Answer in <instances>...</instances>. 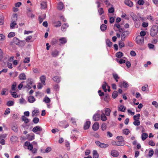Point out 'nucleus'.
I'll list each match as a JSON object with an SVG mask.
<instances>
[{
  "label": "nucleus",
  "mask_w": 158,
  "mask_h": 158,
  "mask_svg": "<svg viewBox=\"0 0 158 158\" xmlns=\"http://www.w3.org/2000/svg\"><path fill=\"white\" fill-rule=\"evenodd\" d=\"M13 41L15 44L19 46H23L25 43L24 41H20L18 38L15 37L13 38Z\"/></svg>",
  "instance_id": "nucleus-1"
},
{
  "label": "nucleus",
  "mask_w": 158,
  "mask_h": 158,
  "mask_svg": "<svg viewBox=\"0 0 158 158\" xmlns=\"http://www.w3.org/2000/svg\"><path fill=\"white\" fill-rule=\"evenodd\" d=\"M158 31V27L156 25H154L152 26L150 30V35L153 37L157 33Z\"/></svg>",
  "instance_id": "nucleus-2"
},
{
  "label": "nucleus",
  "mask_w": 158,
  "mask_h": 158,
  "mask_svg": "<svg viewBox=\"0 0 158 158\" xmlns=\"http://www.w3.org/2000/svg\"><path fill=\"white\" fill-rule=\"evenodd\" d=\"M136 41L137 44L139 45H143L144 44V37L139 35L136 38Z\"/></svg>",
  "instance_id": "nucleus-3"
},
{
  "label": "nucleus",
  "mask_w": 158,
  "mask_h": 158,
  "mask_svg": "<svg viewBox=\"0 0 158 158\" xmlns=\"http://www.w3.org/2000/svg\"><path fill=\"white\" fill-rule=\"evenodd\" d=\"M95 143L98 146L102 148H106L109 146L108 144L102 143L98 141H96Z\"/></svg>",
  "instance_id": "nucleus-4"
},
{
  "label": "nucleus",
  "mask_w": 158,
  "mask_h": 158,
  "mask_svg": "<svg viewBox=\"0 0 158 158\" xmlns=\"http://www.w3.org/2000/svg\"><path fill=\"white\" fill-rule=\"evenodd\" d=\"M129 32L128 31H125L123 32L121 35V40L122 41H124L125 38L129 35Z\"/></svg>",
  "instance_id": "nucleus-5"
},
{
  "label": "nucleus",
  "mask_w": 158,
  "mask_h": 158,
  "mask_svg": "<svg viewBox=\"0 0 158 158\" xmlns=\"http://www.w3.org/2000/svg\"><path fill=\"white\" fill-rule=\"evenodd\" d=\"M59 45L61 46L65 44L67 42V40L65 38L62 37L59 39Z\"/></svg>",
  "instance_id": "nucleus-6"
},
{
  "label": "nucleus",
  "mask_w": 158,
  "mask_h": 158,
  "mask_svg": "<svg viewBox=\"0 0 158 158\" xmlns=\"http://www.w3.org/2000/svg\"><path fill=\"white\" fill-rule=\"evenodd\" d=\"M42 128L39 126H37L34 127L32 129V131L34 133H36L38 131H42Z\"/></svg>",
  "instance_id": "nucleus-7"
},
{
  "label": "nucleus",
  "mask_w": 158,
  "mask_h": 158,
  "mask_svg": "<svg viewBox=\"0 0 158 158\" xmlns=\"http://www.w3.org/2000/svg\"><path fill=\"white\" fill-rule=\"evenodd\" d=\"M126 109V107L122 105H119L118 106V110L119 111L124 112Z\"/></svg>",
  "instance_id": "nucleus-8"
},
{
  "label": "nucleus",
  "mask_w": 158,
  "mask_h": 158,
  "mask_svg": "<svg viewBox=\"0 0 158 158\" xmlns=\"http://www.w3.org/2000/svg\"><path fill=\"white\" fill-rule=\"evenodd\" d=\"M110 154L112 156L114 157H117L119 155V153L118 152L115 150H113L111 151Z\"/></svg>",
  "instance_id": "nucleus-9"
},
{
  "label": "nucleus",
  "mask_w": 158,
  "mask_h": 158,
  "mask_svg": "<svg viewBox=\"0 0 158 158\" xmlns=\"http://www.w3.org/2000/svg\"><path fill=\"white\" fill-rule=\"evenodd\" d=\"M124 3L126 5L130 7H132L133 6V3L130 0H125Z\"/></svg>",
  "instance_id": "nucleus-10"
},
{
  "label": "nucleus",
  "mask_w": 158,
  "mask_h": 158,
  "mask_svg": "<svg viewBox=\"0 0 158 158\" xmlns=\"http://www.w3.org/2000/svg\"><path fill=\"white\" fill-rule=\"evenodd\" d=\"M19 79L21 80H24L26 79V76L24 73L20 74L19 76Z\"/></svg>",
  "instance_id": "nucleus-11"
},
{
  "label": "nucleus",
  "mask_w": 158,
  "mask_h": 158,
  "mask_svg": "<svg viewBox=\"0 0 158 158\" xmlns=\"http://www.w3.org/2000/svg\"><path fill=\"white\" fill-rule=\"evenodd\" d=\"M99 125L98 123H95L92 126V128L94 131H97L99 128Z\"/></svg>",
  "instance_id": "nucleus-12"
},
{
  "label": "nucleus",
  "mask_w": 158,
  "mask_h": 158,
  "mask_svg": "<svg viewBox=\"0 0 158 158\" xmlns=\"http://www.w3.org/2000/svg\"><path fill=\"white\" fill-rule=\"evenodd\" d=\"M100 115L99 114H94L93 117V119L94 121H98L100 118Z\"/></svg>",
  "instance_id": "nucleus-13"
},
{
  "label": "nucleus",
  "mask_w": 158,
  "mask_h": 158,
  "mask_svg": "<svg viewBox=\"0 0 158 158\" xmlns=\"http://www.w3.org/2000/svg\"><path fill=\"white\" fill-rule=\"evenodd\" d=\"M90 125V122L89 121H87L86 122V123H85L84 126V129H88Z\"/></svg>",
  "instance_id": "nucleus-14"
},
{
  "label": "nucleus",
  "mask_w": 158,
  "mask_h": 158,
  "mask_svg": "<svg viewBox=\"0 0 158 158\" xmlns=\"http://www.w3.org/2000/svg\"><path fill=\"white\" fill-rule=\"evenodd\" d=\"M69 27V25L67 23L63 24L61 27V30L63 31H66V29Z\"/></svg>",
  "instance_id": "nucleus-15"
},
{
  "label": "nucleus",
  "mask_w": 158,
  "mask_h": 158,
  "mask_svg": "<svg viewBox=\"0 0 158 158\" xmlns=\"http://www.w3.org/2000/svg\"><path fill=\"white\" fill-rule=\"evenodd\" d=\"M43 101L46 104H48L51 102L50 99L47 96H46L44 98Z\"/></svg>",
  "instance_id": "nucleus-16"
},
{
  "label": "nucleus",
  "mask_w": 158,
  "mask_h": 158,
  "mask_svg": "<svg viewBox=\"0 0 158 158\" xmlns=\"http://www.w3.org/2000/svg\"><path fill=\"white\" fill-rule=\"evenodd\" d=\"M28 100L29 102L31 103H33L35 100V98L31 96L28 97Z\"/></svg>",
  "instance_id": "nucleus-17"
},
{
  "label": "nucleus",
  "mask_w": 158,
  "mask_h": 158,
  "mask_svg": "<svg viewBox=\"0 0 158 158\" xmlns=\"http://www.w3.org/2000/svg\"><path fill=\"white\" fill-rule=\"evenodd\" d=\"M46 15L45 14H43L41 16L39 17V23H41L43 21L44 19L46 18Z\"/></svg>",
  "instance_id": "nucleus-18"
},
{
  "label": "nucleus",
  "mask_w": 158,
  "mask_h": 158,
  "mask_svg": "<svg viewBox=\"0 0 158 158\" xmlns=\"http://www.w3.org/2000/svg\"><path fill=\"white\" fill-rule=\"evenodd\" d=\"M59 52L57 50H55L52 51L51 55L52 57H56L59 55Z\"/></svg>",
  "instance_id": "nucleus-19"
},
{
  "label": "nucleus",
  "mask_w": 158,
  "mask_h": 158,
  "mask_svg": "<svg viewBox=\"0 0 158 158\" xmlns=\"http://www.w3.org/2000/svg\"><path fill=\"white\" fill-rule=\"evenodd\" d=\"M52 79L54 81L57 83H59L60 81V78L57 76H56L53 77Z\"/></svg>",
  "instance_id": "nucleus-20"
},
{
  "label": "nucleus",
  "mask_w": 158,
  "mask_h": 158,
  "mask_svg": "<svg viewBox=\"0 0 158 158\" xmlns=\"http://www.w3.org/2000/svg\"><path fill=\"white\" fill-rule=\"evenodd\" d=\"M114 28L116 27L118 29V31L120 32H121L122 31H123V29L122 28H120V26L118 23H115L114 24Z\"/></svg>",
  "instance_id": "nucleus-21"
},
{
  "label": "nucleus",
  "mask_w": 158,
  "mask_h": 158,
  "mask_svg": "<svg viewBox=\"0 0 158 158\" xmlns=\"http://www.w3.org/2000/svg\"><path fill=\"white\" fill-rule=\"evenodd\" d=\"M40 81H41L43 85H45V81L46 80L45 77L44 75H43L40 77Z\"/></svg>",
  "instance_id": "nucleus-22"
},
{
  "label": "nucleus",
  "mask_w": 158,
  "mask_h": 158,
  "mask_svg": "<svg viewBox=\"0 0 158 158\" xmlns=\"http://www.w3.org/2000/svg\"><path fill=\"white\" fill-rule=\"evenodd\" d=\"M111 110L109 108H106L105 110V112L107 116H109L110 115Z\"/></svg>",
  "instance_id": "nucleus-23"
},
{
  "label": "nucleus",
  "mask_w": 158,
  "mask_h": 158,
  "mask_svg": "<svg viewBox=\"0 0 158 158\" xmlns=\"http://www.w3.org/2000/svg\"><path fill=\"white\" fill-rule=\"evenodd\" d=\"M99 155L96 150H94L93 151V158H98Z\"/></svg>",
  "instance_id": "nucleus-24"
},
{
  "label": "nucleus",
  "mask_w": 158,
  "mask_h": 158,
  "mask_svg": "<svg viewBox=\"0 0 158 158\" xmlns=\"http://www.w3.org/2000/svg\"><path fill=\"white\" fill-rule=\"evenodd\" d=\"M22 120L23 121H24L25 123H28L29 121V119L24 116L22 117Z\"/></svg>",
  "instance_id": "nucleus-25"
},
{
  "label": "nucleus",
  "mask_w": 158,
  "mask_h": 158,
  "mask_svg": "<svg viewBox=\"0 0 158 158\" xmlns=\"http://www.w3.org/2000/svg\"><path fill=\"white\" fill-rule=\"evenodd\" d=\"M64 7V5L63 3L61 2H59L57 6V9L59 10H61Z\"/></svg>",
  "instance_id": "nucleus-26"
},
{
  "label": "nucleus",
  "mask_w": 158,
  "mask_h": 158,
  "mask_svg": "<svg viewBox=\"0 0 158 158\" xmlns=\"http://www.w3.org/2000/svg\"><path fill=\"white\" fill-rule=\"evenodd\" d=\"M101 119L103 121H106L107 118L106 116H105V114L104 113H102L101 115Z\"/></svg>",
  "instance_id": "nucleus-27"
},
{
  "label": "nucleus",
  "mask_w": 158,
  "mask_h": 158,
  "mask_svg": "<svg viewBox=\"0 0 158 158\" xmlns=\"http://www.w3.org/2000/svg\"><path fill=\"white\" fill-rule=\"evenodd\" d=\"M41 8L42 9H45L47 7V3L46 2H43L41 4Z\"/></svg>",
  "instance_id": "nucleus-28"
},
{
  "label": "nucleus",
  "mask_w": 158,
  "mask_h": 158,
  "mask_svg": "<svg viewBox=\"0 0 158 158\" xmlns=\"http://www.w3.org/2000/svg\"><path fill=\"white\" fill-rule=\"evenodd\" d=\"M148 135L146 133H143L142 135L141 138L143 140H144L148 137Z\"/></svg>",
  "instance_id": "nucleus-29"
},
{
  "label": "nucleus",
  "mask_w": 158,
  "mask_h": 158,
  "mask_svg": "<svg viewBox=\"0 0 158 158\" xmlns=\"http://www.w3.org/2000/svg\"><path fill=\"white\" fill-rule=\"evenodd\" d=\"M54 26L56 27H60L61 25V22L58 21L54 23Z\"/></svg>",
  "instance_id": "nucleus-30"
},
{
  "label": "nucleus",
  "mask_w": 158,
  "mask_h": 158,
  "mask_svg": "<svg viewBox=\"0 0 158 158\" xmlns=\"http://www.w3.org/2000/svg\"><path fill=\"white\" fill-rule=\"evenodd\" d=\"M18 139V137L16 136H13L10 139V141L13 142L16 141Z\"/></svg>",
  "instance_id": "nucleus-31"
},
{
  "label": "nucleus",
  "mask_w": 158,
  "mask_h": 158,
  "mask_svg": "<svg viewBox=\"0 0 158 158\" xmlns=\"http://www.w3.org/2000/svg\"><path fill=\"white\" fill-rule=\"evenodd\" d=\"M39 113V110H35L32 112V116L34 117V116H37V115L38 114V113Z\"/></svg>",
  "instance_id": "nucleus-32"
},
{
  "label": "nucleus",
  "mask_w": 158,
  "mask_h": 158,
  "mask_svg": "<svg viewBox=\"0 0 158 158\" xmlns=\"http://www.w3.org/2000/svg\"><path fill=\"white\" fill-rule=\"evenodd\" d=\"M113 78L114 79H115L116 81V82H118V79H119V77H118V74L116 73H113Z\"/></svg>",
  "instance_id": "nucleus-33"
},
{
  "label": "nucleus",
  "mask_w": 158,
  "mask_h": 158,
  "mask_svg": "<svg viewBox=\"0 0 158 158\" xmlns=\"http://www.w3.org/2000/svg\"><path fill=\"white\" fill-rule=\"evenodd\" d=\"M108 86L107 83L106 82H104V84H103L102 85V88L105 92H106L107 90L106 88V86Z\"/></svg>",
  "instance_id": "nucleus-34"
},
{
  "label": "nucleus",
  "mask_w": 158,
  "mask_h": 158,
  "mask_svg": "<svg viewBox=\"0 0 158 158\" xmlns=\"http://www.w3.org/2000/svg\"><path fill=\"white\" fill-rule=\"evenodd\" d=\"M27 84L32 85L33 84V80L31 78H28L26 81Z\"/></svg>",
  "instance_id": "nucleus-35"
},
{
  "label": "nucleus",
  "mask_w": 158,
  "mask_h": 158,
  "mask_svg": "<svg viewBox=\"0 0 158 158\" xmlns=\"http://www.w3.org/2000/svg\"><path fill=\"white\" fill-rule=\"evenodd\" d=\"M107 26L104 24H102L100 27V28L102 31H104L107 28Z\"/></svg>",
  "instance_id": "nucleus-36"
},
{
  "label": "nucleus",
  "mask_w": 158,
  "mask_h": 158,
  "mask_svg": "<svg viewBox=\"0 0 158 158\" xmlns=\"http://www.w3.org/2000/svg\"><path fill=\"white\" fill-rule=\"evenodd\" d=\"M7 91V89L6 88H4L2 89V91L1 93L2 95H7V94H6Z\"/></svg>",
  "instance_id": "nucleus-37"
},
{
  "label": "nucleus",
  "mask_w": 158,
  "mask_h": 158,
  "mask_svg": "<svg viewBox=\"0 0 158 158\" xmlns=\"http://www.w3.org/2000/svg\"><path fill=\"white\" fill-rule=\"evenodd\" d=\"M123 53L121 52H118L116 54V56L118 58H121L123 56Z\"/></svg>",
  "instance_id": "nucleus-38"
},
{
  "label": "nucleus",
  "mask_w": 158,
  "mask_h": 158,
  "mask_svg": "<svg viewBox=\"0 0 158 158\" xmlns=\"http://www.w3.org/2000/svg\"><path fill=\"white\" fill-rule=\"evenodd\" d=\"M124 141L123 139L121 141H117V145L119 146H121L124 144Z\"/></svg>",
  "instance_id": "nucleus-39"
},
{
  "label": "nucleus",
  "mask_w": 158,
  "mask_h": 158,
  "mask_svg": "<svg viewBox=\"0 0 158 158\" xmlns=\"http://www.w3.org/2000/svg\"><path fill=\"white\" fill-rule=\"evenodd\" d=\"M15 33L14 32H10L8 35L9 38H11L15 35Z\"/></svg>",
  "instance_id": "nucleus-40"
},
{
  "label": "nucleus",
  "mask_w": 158,
  "mask_h": 158,
  "mask_svg": "<svg viewBox=\"0 0 158 158\" xmlns=\"http://www.w3.org/2000/svg\"><path fill=\"white\" fill-rule=\"evenodd\" d=\"M16 24L15 21H12L10 24V28L11 29L13 28Z\"/></svg>",
  "instance_id": "nucleus-41"
},
{
  "label": "nucleus",
  "mask_w": 158,
  "mask_h": 158,
  "mask_svg": "<svg viewBox=\"0 0 158 158\" xmlns=\"http://www.w3.org/2000/svg\"><path fill=\"white\" fill-rule=\"evenodd\" d=\"M118 45L120 48H122L124 47L125 46L124 43L122 40L121 41H119Z\"/></svg>",
  "instance_id": "nucleus-42"
},
{
  "label": "nucleus",
  "mask_w": 158,
  "mask_h": 158,
  "mask_svg": "<svg viewBox=\"0 0 158 158\" xmlns=\"http://www.w3.org/2000/svg\"><path fill=\"white\" fill-rule=\"evenodd\" d=\"M106 42L107 45L109 47H111L112 46V43L110 41V40H108L107 39L106 40Z\"/></svg>",
  "instance_id": "nucleus-43"
},
{
  "label": "nucleus",
  "mask_w": 158,
  "mask_h": 158,
  "mask_svg": "<svg viewBox=\"0 0 158 158\" xmlns=\"http://www.w3.org/2000/svg\"><path fill=\"white\" fill-rule=\"evenodd\" d=\"M118 95V92L116 91H114L113 92L112 94V97L114 98H116Z\"/></svg>",
  "instance_id": "nucleus-44"
},
{
  "label": "nucleus",
  "mask_w": 158,
  "mask_h": 158,
  "mask_svg": "<svg viewBox=\"0 0 158 158\" xmlns=\"http://www.w3.org/2000/svg\"><path fill=\"white\" fill-rule=\"evenodd\" d=\"M133 123L135 125L138 126L140 125V122L138 120H135Z\"/></svg>",
  "instance_id": "nucleus-45"
},
{
  "label": "nucleus",
  "mask_w": 158,
  "mask_h": 158,
  "mask_svg": "<svg viewBox=\"0 0 158 158\" xmlns=\"http://www.w3.org/2000/svg\"><path fill=\"white\" fill-rule=\"evenodd\" d=\"M140 116V115L139 114H138L136 115H135L133 116V118L134 120H139V117Z\"/></svg>",
  "instance_id": "nucleus-46"
},
{
  "label": "nucleus",
  "mask_w": 158,
  "mask_h": 158,
  "mask_svg": "<svg viewBox=\"0 0 158 158\" xmlns=\"http://www.w3.org/2000/svg\"><path fill=\"white\" fill-rule=\"evenodd\" d=\"M39 121V119L38 118L35 117L33 118V122L35 124L38 123Z\"/></svg>",
  "instance_id": "nucleus-47"
},
{
  "label": "nucleus",
  "mask_w": 158,
  "mask_h": 158,
  "mask_svg": "<svg viewBox=\"0 0 158 158\" xmlns=\"http://www.w3.org/2000/svg\"><path fill=\"white\" fill-rule=\"evenodd\" d=\"M14 104V102L12 101H9L7 103V105L8 106H11L13 105Z\"/></svg>",
  "instance_id": "nucleus-48"
},
{
  "label": "nucleus",
  "mask_w": 158,
  "mask_h": 158,
  "mask_svg": "<svg viewBox=\"0 0 158 158\" xmlns=\"http://www.w3.org/2000/svg\"><path fill=\"white\" fill-rule=\"evenodd\" d=\"M98 12L99 13V15H100L103 14L104 12L103 9L102 8H101L98 9Z\"/></svg>",
  "instance_id": "nucleus-49"
},
{
  "label": "nucleus",
  "mask_w": 158,
  "mask_h": 158,
  "mask_svg": "<svg viewBox=\"0 0 158 158\" xmlns=\"http://www.w3.org/2000/svg\"><path fill=\"white\" fill-rule=\"evenodd\" d=\"M12 129L15 132H17L18 129L17 126H13L12 127Z\"/></svg>",
  "instance_id": "nucleus-50"
},
{
  "label": "nucleus",
  "mask_w": 158,
  "mask_h": 158,
  "mask_svg": "<svg viewBox=\"0 0 158 158\" xmlns=\"http://www.w3.org/2000/svg\"><path fill=\"white\" fill-rule=\"evenodd\" d=\"M5 39V36L3 34H0V40L3 41Z\"/></svg>",
  "instance_id": "nucleus-51"
},
{
  "label": "nucleus",
  "mask_w": 158,
  "mask_h": 158,
  "mask_svg": "<svg viewBox=\"0 0 158 158\" xmlns=\"http://www.w3.org/2000/svg\"><path fill=\"white\" fill-rule=\"evenodd\" d=\"M10 93H11V94L13 97L15 98H16L18 97V96L16 92H10Z\"/></svg>",
  "instance_id": "nucleus-52"
},
{
  "label": "nucleus",
  "mask_w": 158,
  "mask_h": 158,
  "mask_svg": "<svg viewBox=\"0 0 158 158\" xmlns=\"http://www.w3.org/2000/svg\"><path fill=\"white\" fill-rule=\"evenodd\" d=\"M106 123H103L101 126L102 130L103 131L105 130L106 128Z\"/></svg>",
  "instance_id": "nucleus-53"
},
{
  "label": "nucleus",
  "mask_w": 158,
  "mask_h": 158,
  "mask_svg": "<svg viewBox=\"0 0 158 158\" xmlns=\"http://www.w3.org/2000/svg\"><path fill=\"white\" fill-rule=\"evenodd\" d=\"M129 132V131L128 129H126L123 130V133L126 135H127Z\"/></svg>",
  "instance_id": "nucleus-54"
},
{
  "label": "nucleus",
  "mask_w": 158,
  "mask_h": 158,
  "mask_svg": "<svg viewBox=\"0 0 158 158\" xmlns=\"http://www.w3.org/2000/svg\"><path fill=\"white\" fill-rule=\"evenodd\" d=\"M30 61V58L29 57L26 58L23 60V63H28Z\"/></svg>",
  "instance_id": "nucleus-55"
},
{
  "label": "nucleus",
  "mask_w": 158,
  "mask_h": 158,
  "mask_svg": "<svg viewBox=\"0 0 158 158\" xmlns=\"http://www.w3.org/2000/svg\"><path fill=\"white\" fill-rule=\"evenodd\" d=\"M114 8L113 7L110 8L108 9V12L109 13H113L114 12Z\"/></svg>",
  "instance_id": "nucleus-56"
},
{
  "label": "nucleus",
  "mask_w": 158,
  "mask_h": 158,
  "mask_svg": "<svg viewBox=\"0 0 158 158\" xmlns=\"http://www.w3.org/2000/svg\"><path fill=\"white\" fill-rule=\"evenodd\" d=\"M154 153V151L152 149L150 150L149 152V156L150 157H152Z\"/></svg>",
  "instance_id": "nucleus-57"
},
{
  "label": "nucleus",
  "mask_w": 158,
  "mask_h": 158,
  "mask_svg": "<svg viewBox=\"0 0 158 158\" xmlns=\"http://www.w3.org/2000/svg\"><path fill=\"white\" fill-rule=\"evenodd\" d=\"M146 32L144 31H141L140 33V35L141 36L144 37V36L146 35Z\"/></svg>",
  "instance_id": "nucleus-58"
},
{
  "label": "nucleus",
  "mask_w": 158,
  "mask_h": 158,
  "mask_svg": "<svg viewBox=\"0 0 158 158\" xmlns=\"http://www.w3.org/2000/svg\"><path fill=\"white\" fill-rule=\"evenodd\" d=\"M148 85H145L144 86H143L142 88V90L143 91H145L148 88Z\"/></svg>",
  "instance_id": "nucleus-59"
},
{
  "label": "nucleus",
  "mask_w": 158,
  "mask_h": 158,
  "mask_svg": "<svg viewBox=\"0 0 158 158\" xmlns=\"http://www.w3.org/2000/svg\"><path fill=\"white\" fill-rule=\"evenodd\" d=\"M152 104L156 107H158V103L156 102L155 101H153L152 103Z\"/></svg>",
  "instance_id": "nucleus-60"
},
{
  "label": "nucleus",
  "mask_w": 158,
  "mask_h": 158,
  "mask_svg": "<svg viewBox=\"0 0 158 158\" xmlns=\"http://www.w3.org/2000/svg\"><path fill=\"white\" fill-rule=\"evenodd\" d=\"M144 3L143 0H139L138 1V3L140 5H143Z\"/></svg>",
  "instance_id": "nucleus-61"
},
{
  "label": "nucleus",
  "mask_w": 158,
  "mask_h": 158,
  "mask_svg": "<svg viewBox=\"0 0 158 158\" xmlns=\"http://www.w3.org/2000/svg\"><path fill=\"white\" fill-rule=\"evenodd\" d=\"M57 42V41L56 39H53L51 41V43L52 44L54 45L56 44Z\"/></svg>",
  "instance_id": "nucleus-62"
},
{
  "label": "nucleus",
  "mask_w": 158,
  "mask_h": 158,
  "mask_svg": "<svg viewBox=\"0 0 158 158\" xmlns=\"http://www.w3.org/2000/svg\"><path fill=\"white\" fill-rule=\"evenodd\" d=\"M149 144L152 146H154L155 145V143L152 140H150L149 142Z\"/></svg>",
  "instance_id": "nucleus-63"
},
{
  "label": "nucleus",
  "mask_w": 158,
  "mask_h": 158,
  "mask_svg": "<svg viewBox=\"0 0 158 158\" xmlns=\"http://www.w3.org/2000/svg\"><path fill=\"white\" fill-rule=\"evenodd\" d=\"M156 146L157 147L155 150V154L158 156V142L156 144Z\"/></svg>",
  "instance_id": "nucleus-64"
}]
</instances>
